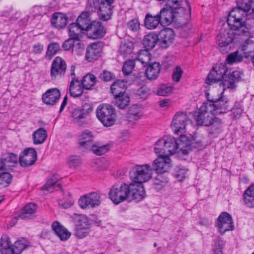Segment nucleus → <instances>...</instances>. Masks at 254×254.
<instances>
[{
  "label": "nucleus",
  "mask_w": 254,
  "mask_h": 254,
  "mask_svg": "<svg viewBox=\"0 0 254 254\" xmlns=\"http://www.w3.org/2000/svg\"><path fill=\"white\" fill-rule=\"evenodd\" d=\"M227 22L230 28L232 30H238V35L244 36L248 37L245 40L244 44L241 46V50L243 52L244 56L246 58L252 57L253 63L254 65V55H252V52L248 50V46L254 44L253 40L249 38L251 37V33L249 28L246 26V22L243 21L239 12V9H232L228 16Z\"/></svg>",
  "instance_id": "nucleus-1"
},
{
  "label": "nucleus",
  "mask_w": 254,
  "mask_h": 254,
  "mask_svg": "<svg viewBox=\"0 0 254 254\" xmlns=\"http://www.w3.org/2000/svg\"><path fill=\"white\" fill-rule=\"evenodd\" d=\"M210 104L208 106V110L205 113V116H203L198 125L208 127L215 125L218 127V126L221 124V121L214 117V115L225 114L229 111V101L225 96H224L223 92H222L218 97L215 98L213 103Z\"/></svg>",
  "instance_id": "nucleus-2"
},
{
  "label": "nucleus",
  "mask_w": 254,
  "mask_h": 254,
  "mask_svg": "<svg viewBox=\"0 0 254 254\" xmlns=\"http://www.w3.org/2000/svg\"><path fill=\"white\" fill-rule=\"evenodd\" d=\"M114 0H88V4L90 6L89 10L92 11L97 10L100 20L108 21L112 17L113 14L112 5Z\"/></svg>",
  "instance_id": "nucleus-3"
},
{
  "label": "nucleus",
  "mask_w": 254,
  "mask_h": 254,
  "mask_svg": "<svg viewBox=\"0 0 254 254\" xmlns=\"http://www.w3.org/2000/svg\"><path fill=\"white\" fill-rule=\"evenodd\" d=\"M129 177L132 183L142 185L143 183L149 180L152 175L151 166L148 164L136 165L129 171Z\"/></svg>",
  "instance_id": "nucleus-4"
},
{
  "label": "nucleus",
  "mask_w": 254,
  "mask_h": 254,
  "mask_svg": "<svg viewBox=\"0 0 254 254\" xmlns=\"http://www.w3.org/2000/svg\"><path fill=\"white\" fill-rule=\"evenodd\" d=\"M96 113L97 118L105 127H109L115 124L116 112L112 105L101 104L98 106Z\"/></svg>",
  "instance_id": "nucleus-5"
},
{
  "label": "nucleus",
  "mask_w": 254,
  "mask_h": 254,
  "mask_svg": "<svg viewBox=\"0 0 254 254\" xmlns=\"http://www.w3.org/2000/svg\"><path fill=\"white\" fill-rule=\"evenodd\" d=\"M129 185L119 183L112 186L109 192L111 200L116 204L124 201L128 198Z\"/></svg>",
  "instance_id": "nucleus-6"
},
{
  "label": "nucleus",
  "mask_w": 254,
  "mask_h": 254,
  "mask_svg": "<svg viewBox=\"0 0 254 254\" xmlns=\"http://www.w3.org/2000/svg\"><path fill=\"white\" fill-rule=\"evenodd\" d=\"M228 72L226 63H217L208 73L205 82L207 84H212L219 81L222 82Z\"/></svg>",
  "instance_id": "nucleus-7"
},
{
  "label": "nucleus",
  "mask_w": 254,
  "mask_h": 254,
  "mask_svg": "<svg viewBox=\"0 0 254 254\" xmlns=\"http://www.w3.org/2000/svg\"><path fill=\"white\" fill-rule=\"evenodd\" d=\"M93 110L90 104L85 103L82 108H75L71 112L73 122L80 127H85L88 124L87 117Z\"/></svg>",
  "instance_id": "nucleus-8"
},
{
  "label": "nucleus",
  "mask_w": 254,
  "mask_h": 254,
  "mask_svg": "<svg viewBox=\"0 0 254 254\" xmlns=\"http://www.w3.org/2000/svg\"><path fill=\"white\" fill-rule=\"evenodd\" d=\"M101 202V194L98 192H91L84 194L78 200L79 206L84 209L97 207Z\"/></svg>",
  "instance_id": "nucleus-9"
},
{
  "label": "nucleus",
  "mask_w": 254,
  "mask_h": 254,
  "mask_svg": "<svg viewBox=\"0 0 254 254\" xmlns=\"http://www.w3.org/2000/svg\"><path fill=\"white\" fill-rule=\"evenodd\" d=\"M66 67L65 60L60 57H56L51 64L50 69L51 79L57 80L63 77L65 73Z\"/></svg>",
  "instance_id": "nucleus-10"
},
{
  "label": "nucleus",
  "mask_w": 254,
  "mask_h": 254,
  "mask_svg": "<svg viewBox=\"0 0 254 254\" xmlns=\"http://www.w3.org/2000/svg\"><path fill=\"white\" fill-rule=\"evenodd\" d=\"M106 33V28L100 21H92L87 30L83 32L88 38L99 39L102 38Z\"/></svg>",
  "instance_id": "nucleus-11"
},
{
  "label": "nucleus",
  "mask_w": 254,
  "mask_h": 254,
  "mask_svg": "<svg viewBox=\"0 0 254 254\" xmlns=\"http://www.w3.org/2000/svg\"><path fill=\"white\" fill-rule=\"evenodd\" d=\"M157 15L160 18L162 24L167 25L171 24L176 18L185 17L184 15L166 4Z\"/></svg>",
  "instance_id": "nucleus-12"
},
{
  "label": "nucleus",
  "mask_w": 254,
  "mask_h": 254,
  "mask_svg": "<svg viewBox=\"0 0 254 254\" xmlns=\"http://www.w3.org/2000/svg\"><path fill=\"white\" fill-rule=\"evenodd\" d=\"M166 5L185 16L187 19L191 14V6L188 0H166Z\"/></svg>",
  "instance_id": "nucleus-13"
},
{
  "label": "nucleus",
  "mask_w": 254,
  "mask_h": 254,
  "mask_svg": "<svg viewBox=\"0 0 254 254\" xmlns=\"http://www.w3.org/2000/svg\"><path fill=\"white\" fill-rule=\"evenodd\" d=\"M171 159L167 154H160L152 163V173L156 171L157 174L165 173L171 167Z\"/></svg>",
  "instance_id": "nucleus-14"
},
{
  "label": "nucleus",
  "mask_w": 254,
  "mask_h": 254,
  "mask_svg": "<svg viewBox=\"0 0 254 254\" xmlns=\"http://www.w3.org/2000/svg\"><path fill=\"white\" fill-rule=\"evenodd\" d=\"M37 158V152L33 148H27L23 150L19 156V163L22 167L33 165Z\"/></svg>",
  "instance_id": "nucleus-15"
},
{
  "label": "nucleus",
  "mask_w": 254,
  "mask_h": 254,
  "mask_svg": "<svg viewBox=\"0 0 254 254\" xmlns=\"http://www.w3.org/2000/svg\"><path fill=\"white\" fill-rule=\"evenodd\" d=\"M217 226L221 234L233 230V222L231 215L227 212H222L217 218Z\"/></svg>",
  "instance_id": "nucleus-16"
},
{
  "label": "nucleus",
  "mask_w": 254,
  "mask_h": 254,
  "mask_svg": "<svg viewBox=\"0 0 254 254\" xmlns=\"http://www.w3.org/2000/svg\"><path fill=\"white\" fill-rule=\"evenodd\" d=\"M188 121V117L186 113L184 112H178L174 117L172 122L171 127L174 133L179 134V132L183 133L186 131L187 122Z\"/></svg>",
  "instance_id": "nucleus-17"
},
{
  "label": "nucleus",
  "mask_w": 254,
  "mask_h": 254,
  "mask_svg": "<svg viewBox=\"0 0 254 254\" xmlns=\"http://www.w3.org/2000/svg\"><path fill=\"white\" fill-rule=\"evenodd\" d=\"M158 45L162 48H168L173 42L174 32L172 29L166 28L161 30L157 35Z\"/></svg>",
  "instance_id": "nucleus-18"
},
{
  "label": "nucleus",
  "mask_w": 254,
  "mask_h": 254,
  "mask_svg": "<svg viewBox=\"0 0 254 254\" xmlns=\"http://www.w3.org/2000/svg\"><path fill=\"white\" fill-rule=\"evenodd\" d=\"M243 72L239 70L231 71L228 70L226 75L224 76V81L222 83L224 88L233 89L235 87L236 83L240 82L242 80Z\"/></svg>",
  "instance_id": "nucleus-19"
},
{
  "label": "nucleus",
  "mask_w": 254,
  "mask_h": 254,
  "mask_svg": "<svg viewBox=\"0 0 254 254\" xmlns=\"http://www.w3.org/2000/svg\"><path fill=\"white\" fill-rule=\"evenodd\" d=\"M102 51V43L100 42H94L88 46L86 49L85 58L88 62L97 60L100 56Z\"/></svg>",
  "instance_id": "nucleus-20"
},
{
  "label": "nucleus",
  "mask_w": 254,
  "mask_h": 254,
  "mask_svg": "<svg viewBox=\"0 0 254 254\" xmlns=\"http://www.w3.org/2000/svg\"><path fill=\"white\" fill-rule=\"evenodd\" d=\"M128 189L129 190L128 199L139 201L145 196V191L143 185L130 183L129 184Z\"/></svg>",
  "instance_id": "nucleus-21"
},
{
  "label": "nucleus",
  "mask_w": 254,
  "mask_h": 254,
  "mask_svg": "<svg viewBox=\"0 0 254 254\" xmlns=\"http://www.w3.org/2000/svg\"><path fill=\"white\" fill-rule=\"evenodd\" d=\"M78 137L80 147L90 150V149L94 146L93 135L90 130H84L81 132Z\"/></svg>",
  "instance_id": "nucleus-22"
},
{
  "label": "nucleus",
  "mask_w": 254,
  "mask_h": 254,
  "mask_svg": "<svg viewBox=\"0 0 254 254\" xmlns=\"http://www.w3.org/2000/svg\"><path fill=\"white\" fill-rule=\"evenodd\" d=\"M61 97L60 91L56 88L48 90L42 96V100L47 105L53 106L59 100Z\"/></svg>",
  "instance_id": "nucleus-23"
},
{
  "label": "nucleus",
  "mask_w": 254,
  "mask_h": 254,
  "mask_svg": "<svg viewBox=\"0 0 254 254\" xmlns=\"http://www.w3.org/2000/svg\"><path fill=\"white\" fill-rule=\"evenodd\" d=\"M205 95L207 101L204 102L199 108L198 111L195 112L194 114V118L197 125H199V123L201 121L203 116H205V113L208 110V106L210 104V103H213L215 98H216V97L210 96L208 91L205 92Z\"/></svg>",
  "instance_id": "nucleus-24"
},
{
  "label": "nucleus",
  "mask_w": 254,
  "mask_h": 254,
  "mask_svg": "<svg viewBox=\"0 0 254 254\" xmlns=\"http://www.w3.org/2000/svg\"><path fill=\"white\" fill-rule=\"evenodd\" d=\"M205 95L207 101L204 102L199 108L198 111L195 112L194 114V118L197 125H199V123L201 121L203 116H205V113L208 110V106L210 104V103H213L215 98H216V97L210 96L208 91L205 92Z\"/></svg>",
  "instance_id": "nucleus-25"
},
{
  "label": "nucleus",
  "mask_w": 254,
  "mask_h": 254,
  "mask_svg": "<svg viewBox=\"0 0 254 254\" xmlns=\"http://www.w3.org/2000/svg\"><path fill=\"white\" fill-rule=\"evenodd\" d=\"M144 66L146 67L145 74L148 80H155L158 78L161 71V65L159 63H151Z\"/></svg>",
  "instance_id": "nucleus-26"
},
{
  "label": "nucleus",
  "mask_w": 254,
  "mask_h": 254,
  "mask_svg": "<svg viewBox=\"0 0 254 254\" xmlns=\"http://www.w3.org/2000/svg\"><path fill=\"white\" fill-rule=\"evenodd\" d=\"M233 39V33L228 30L221 29L217 36V43L220 47H224L231 43Z\"/></svg>",
  "instance_id": "nucleus-27"
},
{
  "label": "nucleus",
  "mask_w": 254,
  "mask_h": 254,
  "mask_svg": "<svg viewBox=\"0 0 254 254\" xmlns=\"http://www.w3.org/2000/svg\"><path fill=\"white\" fill-rule=\"evenodd\" d=\"M37 209V205L34 203H29L17 214L16 218L21 220H28L31 218Z\"/></svg>",
  "instance_id": "nucleus-28"
},
{
  "label": "nucleus",
  "mask_w": 254,
  "mask_h": 254,
  "mask_svg": "<svg viewBox=\"0 0 254 254\" xmlns=\"http://www.w3.org/2000/svg\"><path fill=\"white\" fill-rule=\"evenodd\" d=\"M52 228L61 241H66L69 239L71 236V233L58 221L53 222L52 224Z\"/></svg>",
  "instance_id": "nucleus-29"
},
{
  "label": "nucleus",
  "mask_w": 254,
  "mask_h": 254,
  "mask_svg": "<svg viewBox=\"0 0 254 254\" xmlns=\"http://www.w3.org/2000/svg\"><path fill=\"white\" fill-rule=\"evenodd\" d=\"M163 138L165 142L166 154L169 156L175 153L179 148V143L176 138L172 136H165Z\"/></svg>",
  "instance_id": "nucleus-30"
},
{
  "label": "nucleus",
  "mask_w": 254,
  "mask_h": 254,
  "mask_svg": "<svg viewBox=\"0 0 254 254\" xmlns=\"http://www.w3.org/2000/svg\"><path fill=\"white\" fill-rule=\"evenodd\" d=\"M51 22L55 28L59 29H63L67 24V17L62 13H55L52 16Z\"/></svg>",
  "instance_id": "nucleus-31"
},
{
  "label": "nucleus",
  "mask_w": 254,
  "mask_h": 254,
  "mask_svg": "<svg viewBox=\"0 0 254 254\" xmlns=\"http://www.w3.org/2000/svg\"><path fill=\"white\" fill-rule=\"evenodd\" d=\"M243 200L247 207L254 208V183L251 185L244 191Z\"/></svg>",
  "instance_id": "nucleus-32"
},
{
  "label": "nucleus",
  "mask_w": 254,
  "mask_h": 254,
  "mask_svg": "<svg viewBox=\"0 0 254 254\" xmlns=\"http://www.w3.org/2000/svg\"><path fill=\"white\" fill-rule=\"evenodd\" d=\"M127 87V82L124 80H117L111 86V91L114 96L121 94H126V89Z\"/></svg>",
  "instance_id": "nucleus-33"
},
{
  "label": "nucleus",
  "mask_w": 254,
  "mask_h": 254,
  "mask_svg": "<svg viewBox=\"0 0 254 254\" xmlns=\"http://www.w3.org/2000/svg\"><path fill=\"white\" fill-rule=\"evenodd\" d=\"M159 24H162L160 21V18L157 14L152 15L149 13L146 14L144 25L146 28L150 30L154 29L158 26Z\"/></svg>",
  "instance_id": "nucleus-34"
},
{
  "label": "nucleus",
  "mask_w": 254,
  "mask_h": 254,
  "mask_svg": "<svg viewBox=\"0 0 254 254\" xmlns=\"http://www.w3.org/2000/svg\"><path fill=\"white\" fill-rule=\"evenodd\" d=\"M90 16V13L89 12L83 11L78 16L75 21L84 32L87 30L92 22Z\"/></svg>",
  "instance_id": "nucleus-35"
},
{
  "label": "nucleus",
  "mask_w": 254,
  "mask_h": 254,
  "mask_svg": "<svg viewBox=\"0 0 254 254\" xmlns=\"http://www.w3.org/2000/svg\"><path fill=\"white\" fill-rule=\"evenodd\" d=\"M133 49V43L130 40H125L121 42L119 51L122 56L125 57L131 54Z\"/></svg>",
  "instance_id": "nucleus-36"
},
{
  "label": "nucleus",
  "mask_w": 254,
  "mask_h": 254,
  "mask_svg": "<svg viewBox=\"0 0 254 254\" xmlns=\"http://www.w3.org/2000/svg\"><path fill=\"white\" fill-rule=\"evenodd\" d=\"M157 35L151 33L145 36L142 43L145 50H150L152 49L157 43H158Z\"/></svg>",
  "instance_id": "nucleus-37"
},
{
  "label": "nucleus",
  "mask_w": 254,
  "mask_h": 254,
  "mask_svg": "<svg viewBox=\"0 0 254 254\" xmlns=\"http://www.w3.org/2000/svg\"><path fill=\"white\" fill-rule=\"evenodd\" d=\"M68 34L69 37L75 40H79L81 34H83V30L76 22L70 23L67 27Z\"/></svg>",
  "instance_id": "nucleus-38"
},
{
  "label": "nucleus",
  "mask_w": 254,
  "mask_h": 254,
  "mask_svg": "<svg viewBox=\"0 0 254 254\" xmlns=\"http://www.w3.org/2000/svg\"><path fill=\"white\" fill-rule=\"evenodd\" d=\"M29 246V242L26 239L22 238L17 240L12 245L11 254H21Z\"/></svg>",
  "instance_id": "nucleus-39"
},
{
  "label": "nucleus",
  "mask_w": 254,
  "mask_h": 254,
  "mask_svg": "<svg viewBox=\"0 0 254 254\" xmlns=\"http://www.w3.org/2000/svg\"><path fill=\"white\" fill-rule=\"evenodd\" d=\"M97 77L93 74L88 73L83 76L81 84L82 87L87 90L92 89L95 84L98 82Z\"/></svg>",
  "instance_id": "nucleus-40"
},
{
  "label": "nucleus",
  "mask_w": 254,
  "mask_h": 254,
  "mask_svg": "<svg viewBox=\"0 0 254 254\" xmlns=\"http://www.w3.org/2000/svg\"><path fill=\"white\" fill-rule=\"evenodd\" d=\"M115 97V105L120 109H124L129 104L130 98L128 95L126 93L121 94Z\"/></svg>",
  "instance_id": "nucleus-41"
},
{
  "label": "nucleus",
  "mask_w": 254,
  "mask_h": 254,
  "mask_svg": "<svg viewBox=\"0 0 254 254\" xmlns=\"http://www.w3.org/2000/svg\"><path fill=\"white\" fill-rule=\"evenodd\" d=\"M33 136L35 144H42L47 137V131L43 128H39L33 132Z\"/></svg>",
  "instance_id": "nucleus-42"
},
{
  "label": "nucleus",
  "mask_w": 254,
  "mask_h": 254,
  "mask_svg": "<svg viewBox=\"0 0 254 254\" xmlns=\"http://www.w3.org/2000/svg\"><path fill=\"white\" fill-rule=\"evenodd\" d=\"M12 245L10 239L6 236H2L0 239V251L1 254H11Z\"/></svg>",
  "instance_id": "nucleus-43"
},
{
  "label": "nucleus",
  "mask_w": 254,
  "mask_h": 254,
  "mask_svg": "<svg viewBox=\"0 0 254 254\" xmlns=\"http://www.w3.org/2000/svg\"><path fill=\"white\" fill-rule=\"evenodd\" d=\"M152 55L147 50H140L138 52V55L136 60L139 61L144 65H146L151 63L150 62L152 59Z\"/></svg>",
  "instance_id": "nucleus-44"
},
{
  "label": "nucleus",
  "mask_w": 254,
  "mask_h": 254,
  "mask_svg": "<svg viewBox=\"0 0 254 254\" xmlns=\"http://www.w3.org/2000/svg\"><path fill=\"white\" fill-rule=\"evenodd\" d=\"M192 139V137L190 138L185 135L181 134L180 135V143H179V146H182L181 150L184 154L186 155L188 154V149H189L190 147Z\"/></svg>",
  "instance_id": "nucleus-45"
},
{
  "label": "nucleus",
  "mask_w": 254,
  "mask_h": 254,
  "mask_svg": "<svg viewBox=\"0 0 254 254\" xmlns=\"http://www.w3.org/2000/svg\"><path fill=\"white\" fill-rule=\"evenodd\" d=\"M168 182V178L165 173L157 174L153 183L155 189H161Z\"/></svg>",
  "instance_id": "nucleus-46"
},
{
  "label": "nucleus",
  "mask_w": 254,
  "mask_h": 254,
  "mask_svg": "<svg viewBox=\"0 0 254 254\" xmlns=\"http://www.w3.org/2000/svg\"><path fill=\"white\" fill-rule=\"evenodd\" d=\"M60 46L58 43H52L49 44L47 48L45 57L49 60L52 59L60 50Z\"/></svg>",
  "instance_id": "nucleus-47"
},
{
  "label": "nucleus",
  "mask_w": 254,
  "mask_h": 254,
  "mask_svg": "<svg viewBox=\"0 0 254 254\" xmlns=\"http://www.w3.org/2000/svg\"><path fill=\"white\" fill-rule=\"evenodd\" d=\"M1 159L5 164L8 163L15 164L19 162V157L16 154L12 152H6L3 154Z\"/></svg>",
  "instance_id": "nucleus-48"
},
{
  "label": "nucleus",
  "mask_w": 254,
  "mask_h": 254,
  "mask_svg": "<svg viewBox=\"0 0 254 254\" xmlns=\"http://www.w3.org/2000/svg\"><path fill=\"white\" fill-rule=\"evenodd\" d=\"M150 89L146 86H142L137 89L136 92V97L141 100H145L151 95Z\"/></svg>",
  "instance_id": "nucleus-49"
},
{
  "label": "nucleus",
  "mask_w": 254,
  "mask_h": 254,
  "mask_svg": "<svg viewBox=\"0 0 254 254\" xmlns=\"http://www.w3.org/2000/svg\"><path fill=\"white\" fill-rule=\"evenodd\" d=\"M98 78L103 82H108L115 79L114 73L104 69L101 71L98 75Z\"/></svg>",
  "instance_id": "nucleus-50"
},
{
  "label": "nucleus",
  "mask_w": 254,
  "mask_h": 254,
  "mask_svg": "<svg viewBox=\"0 0 254 254\" xmlns=\"http://www.w3.org/2000/svg\"><path fill=\"white\" fill-rule=\"evenodd\" d=\"M141 117L140 113L137 106H133L130 108L127 112V117L129 121L138 120Z\"/></svg>",
  "instance_id": "nucleus-51"
},
{
  "label": "nucleus",
  "mask_w": 254,
  "mask_h": 254,
  "mask_svg": "<svg viewBox=\"0 0 254 254\" xmlns=\"http://www.w3.org/2000/svg\"><path fill=\"white\" fill-rule=\"evenodd\" d=\"M10 172L5 171L0 173V185L6 187L12 182L13 176Z\"/></svg>",
  "instance_id": "nucleus-52"
},
{
  "label": "nucleus",
  "mask_w": 254,
  "mask_h": 254,
  "mask_svg": "<svg viewBox=\"0 0 254 254\" xmlns=\"http://www.w3.org/2000/svg\"><path fill=\"white\" fill-rule=\"evenodd\" d=\"M75 228L90 229V224L87 217L84 215H79L75 221Z\"/></svg>",
  "instance_id": "nucleus-53"
},
{
  "label": "nucleus",
  "mask_w": 254,
  "mask_h": 254,
  "mask_svg": "<svg viewBox=\"0 0 254 254\" xmlns=\"http://www.w3.org/2000/svg\"><path fill=\"white\" fill-rule=\"evenodd\" d=\"M57 178H56L54 176L49 178L44 186L45 190L48 191H51V188L52 187H53L54 189H56V190L61 189V185L60 184H57Z\"/></svg>",
  "instance_id": "nucleus-54"
},
{
  "label": "nucleus",
  "mask_w": 254,
  "mask_h": 254,
  "mask_svg": "<svg viewBox=\"0 0 254 254\" xmlns=\"http://www.w3.org/2000/svg\"><path fill=\"white\" fill-rule=\"evenodd\" d=\"M74 82V80L70 82L69 87L70 95L74 98H76L79 96L82 97L83 93L82 87L80 85L77 86H75Z\"/></svg>",
  "instance_id": "nucleus-55"
},
{
  "label": "nucleus",
  "mask_w": 254,
  "mask_h": 254,
  "mask_svg": "<svg viewBox=\"0 0 254 254\" xmlns=\"http://www.w3.org/2000/svg\"><path fill=\"white\" fill-rule=\"evenodd\" d=\"M225 245V242L220 238L214 240L213 247V254H224L222 251Z\"/></svg>",
  "instance_id": "nucleus-56"
},
{
  "label": "nucleus",
  "mask_w": 254,
  "mask_h": 254,
  "mask_svg": "<svg viewBox=\"0 0 254 254\" xmlns=\"http://www.w3.org/2000/svg\"><path fill=\"white\" fill-rule=\"evenodd\" d=\"M135 64L134 60L129 59L125 62L122 67V71L124 74L125 75L130 74L134 67Z\"/></svg>",
  "instance_id": "nucleus-57"
},
{
  "label": "nucleus",
  "mask_w": 254,
  "mask_h": 254,
  "mask_svg": "<svg viewBox=\"0 0 254 254\" xmlns=\"http://www.w3.org/2000/svg\"><path fill=\"white\" fill-rule=\"evenodd\" d=\"M243 59V56L238 51H236L227 56L226 61L228 64H233L240 62Z\"/></svg>",
  "instance_id": "nucleus-58"
},
{
  "label": "nucleus",
  "mask_w": 254,
  "mask_h": 254,
  "mask_svg": "<svg viewBox=\"0 0 254 254\" xmlns=\"http://www.w3.org/2000/svg\"><path fill=\"white\" fill-rule=\"evenodd\" d=\"M165 142L164 138L159 139L155 143L154 148V151L156 154H162L163 155H166L165 148Z\"/></svg>",
  "instance_id": "nucleus-59"
},
{
  "label": "nucleus",
  "mask_w": 254,
  "mask_h": 254,
  "mask_svg": "<svg viewBox=\"0 0 254 254\" xmlns=\"http://www.w3.org/2000/svg\"><path fill=\"white\" fill-rule=\"evenodd\" d=\"M172 91V88L165 84H162L158 87L156 94L159 96H165L170 94Z\"/></svg>",
  "instance_id": "nucleus-60"
},
{
  "label": "nucleus",
  "mask_w": 254,
  "mask_h": 254,
  "mask_svg": "<svg viewBox=\"0 0 254 254\" xmlns=\"http://www.w3.org/2000/svg\"><path fill=\"white\" fill-rule=\"evenodd\" d=\"M90 150L97 155H101L106 153L109 150L108 145H103L101 146H96L94 143V146L92 147Z\"/></svg>",
  "instance_id": "nucleus-61"
},
{
  "label": "nucleus",
  "mask_w": 254,
  "mask_h": 254,
  "mask_svg": "<svg viewBox=\"0 0 254 254\" xmlns=\"http://www.w3.org/2000/svg\"><path fill=\"white\" fill-rule=\"evenodd\" d=\"M231 110L233 113L234 118L235 119H238L240 117L242 114V109H241L239 103L236 102Z\"/></svg>",
  "instance_id": "nucleus-62"
},
{
  "label": "nucleus",
  "mask_w": 254,
  "mask_h": 254,
  "mask_svg": "<svg viewBox=\"0 0 254 254\" xmlns=\"http://www.w3.org/2000/svg\"><path fill=\"white\" fill-rule=\"evenodd\" d=\"M90 232V229L75 228V235L79 238L87 236Z\"/></svg>",
  "instance_id": "nucleus-63"
},
{
  "label": "nucleus",
  "mask_w": 254,
  "mask_h": 254,
  "mask_svg": "<svg viewBox=\"0 0 254 254\" xmlns=\"http://www.w3.org/2000/svg\"><path fill=\"white\" fill-rule=\"evenodd\" d=\"M90 232V229L75 228V235L79 238L87 236Z\"/></svg>",
  "instance_id": "nucleus-64"
}]
</instances>
